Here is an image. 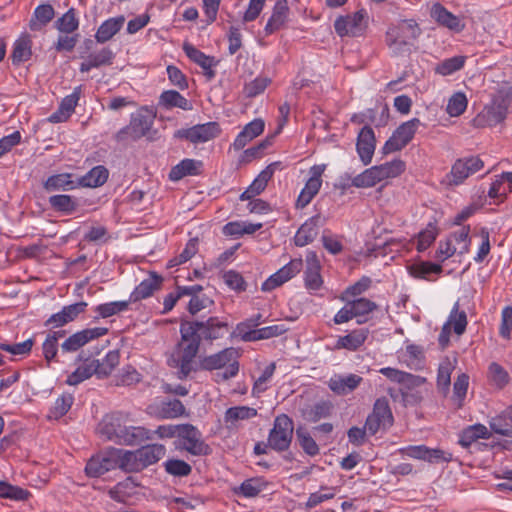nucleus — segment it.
Returning <instances> with one entry per match:
<instances>
[{"instance_id":"nucleus-40","label":"nucleus","mask_w":512,"mask_h":512,"mask_svg":"<svg viewBox=\"0 0 512 512\" xmlns=\"http://www.w3.org/2000/svg\"><path fill=\"white\" fill-rule=\"evenodd\" d=\"M409 273L414 278L431 280V274H440L442 272V266L432 262H420L409 266Z\"/></svg>"},{"instance_id":"nucleus-8","label":"nucleus","mask_w":512,"mask_h":512,"mask_svg":"<svg viewBox=\"0 0 512 512\" xmlns=\"http://www.w3.org/2000/svg\"><path fill=\"white\" fill-rule=\"evenodd\" d=\"M483 167L484 162L478 156L459 158L452 165L450 173L446 175L447 184L458 186Z\"/></svg>"},{"instance_id":"nucleus-63","label":"nucleus","mask_w":512,"mask_h":512,"mask_svg":"<svg viewBox=\"0 0 512 512\" xmlns=\"http://www.w3.org/2000/svg\"><path fill=\"white\" fill-rule=\"evenodd\" d=\"M489 373L498 387L502 388L508 384L509 374L500 364L492 362L489 365Z\"/></svg>"},{"instance_id":"nucleus-58","label":"nucleus","mask_w":512,"mask_h":512,"mask_svg":"<svg viewBox=\"0 0 512 512\" xmlns=\"http://www.w3.org/2000/svg\"><path fill=\"white\" fill-rule=\"evenodd\" d=\"M355 317L367 315L377 309V304L367 298H358L349 301Z\"/></svg>"},{"instance_id":"nucleus-62","label":"nucleus","mask_w":512,"mask_h":512,"mask_svg":"<svg viewBox=\"0 0 512 512\" xmlns=\"http://www.w3.org/2000/svg\"><path fill=\"white\" fill-rule=\"evenodd\" d=\"M335 496L334 488L331 487H321V490L318 492L311 493L307 502V508H314L320 503L332 499Z\"/></svg>"},{"instance_id":"nucleus-18","label":"nucleus","mask_w":512,"mask_h":512,"mask_svg":"<svg viewBox=\"0 0 512 512\" xmlns=\"http://www.w3.org/2000/svg\"><path fill=\"white\" fill-rule=\"evenodd\" d=\"M363 378L357 374L334 375L328 381V387L337 395H347L361 384Z\"/></svg>"},{"instance_id":"nucleus-59","label":"nucleus","mask_w":512,"mask_h":512,"mask_svg":"<svg viewBox=\"0 0 512 512\" xmlns=\"http://www.w3.org/2000/svg\"><path fill=\"white\" fill-rule=\"evenodd\" d=\"M406 354L409 357L408 366L414 369H420L424 364V351L419 345L409 344L406 347Z\"/></svg>"},{"instance_id":"nucleus-29","label":"nucleus","mask_w":512,"mask_h":512,"mask_svg":"<svg viewBox=\"0 0 512 512\" xmlns=\"http://www.w3.org/2000/svg\"><path fill=\"white\" fill-rule=\"evenodd\" d=\"M32 56V40L28 34L22 35L17 39L13 46L11 54L12 63L19 65L28 61Z\"/></svg>"},{"instance_id":"nucleus-36","label":"nucleus","mask_w":512,"mask_h":512,"mask_svg":"<svg viewBox=\"0 0 512 512\" xmlns=\"http://www.w3.org/2000/svg\"><path fill=\"white\" fill-rule=\"evenodd\" d=\"M124 16L110 18L98 27V42L110 40L124 25Z\"/></svg>"},{"instance_id":"nucleus-28","label":"nucleus","mask_w":512,"mask_h":512,"mask_svg":"<svg viewBox=\"0 0 512 512\" xmlns=\"http://www.w3.org/2000/svg\"><path fill=\"white\" fill-rule=\"evenodd\" d=\"M490 436L491 433L485 425L474 424L468 426L461 432L459 437V444L464 448H468L478 439H489Z\"/></svg>"},{"instance_id":"nucleus-41","label":"nucleus","mask_w":512,"mask_h":512,"mask_svg":"<svg viewBox=\"0 0 512 512\" xmlns=\"http://www.w3.org/2000/svg\"><path fill=\"white\" fill-rule=\"evenodd\" d=\"M322 185V180L308 179L304 188L300 192L296 201L297 208L306 207L312 199L318 194Z\"/></svg>"},{"instance_id":"nucleus-24","label":"nucleus","mask_w":512,"mask_h":512,"mask_svg":"<svg viewBox=\"0 0 512 512\" xmlns=\"http://www.w3.org/2000/svg\"><path fill=\"white\" fill-rule=\"evenodd\" d=\"M74 175L71 173H60L49 176L43 183L46 192L69 191L75 189Z\"/></svg>"},{"instance_id":"nucleus-56","label":"nucleus","mask_w":512,"mask_h":512,"mask_svg":"<svg viewBox=\"0 0 512 512\" xmlns=\"http://www.w3.org/2000/svg\"><path fill=\"white\" fill-rule=\"evenodd\" d=\"M287 331V328L284 324H275L271 326H266L263 328H259L255 330V333L252 335V339H256V341L270 339L273 337H277L282 335Z\"/></svg>"},{"instance_id":"nucleus-52","label":"nucleus","mask_w":512,"mask_h":512,"mask_svg":"<svg viewBox=\"0 0 512 512\" xmlns=\"http://www.w3.org/2000/svg\"><path fill=\"white\" fill-rule=\"evenodd\" d=\"M296 436L299 441V445L304 450V452L310 456H315L319 453V447L315 440L310 436V434L304 430L302 427H299L296 430Z\"/></svg>"},{"instance_id":"nucleus-34","label":"nucleus","mask_w":512,"mask_h":512,"mask_svg":"<svg viewBox=\"0 0 512 512\" xmlns=\"http://www.w3.org/2000/svg\"><path fill=\"white\" fill-rule=\"evenodd\" d=\"M94 374H96V360L85 358L84 363L68 376L66 383L68 385H78Z\"/></svg>"},{"instance_id":"nucleus-20","label":"nucleus","mask_w":512,"mask_h":512,"mask_svg":"<svg viewBox=\"0 0 512 512\" xmlns=\"http://www.w3.org/2000/svg\"><path fill=\"white\" fill-rule=\"evenodd\" d=\"M163 278L155 273H152L147 279H144L133 292L130 294L128 302H137L146 299L153 295V293L160 289Z\"/></svg>"},{"instance_id":"nucleus-60","label":"nucleus","mask_w":512,"mask_h":512,"mask_svg":"<svg viewBox=\"0 0 512 512\" xmlns=\"http://www.w3.org/2000/svg\"><path fill=\"white\" fill-rule=\"evenodd\" d=\"M469 233L470 226H463L458 231L453 232L449 239L454 241L457 245H459V253L464 254L469 251Z\"/></svg>"},{"instance_id":"nucleus-54","label":"nucleus","mask_w":512,"mask_h":512,"mask_svg":"<svg viewBox=\"0 0 512 512\" xmlns=\"http://www.w3.org/2000/svg\"><path fill=\"white\" fill-rule=\"evenodd\" d=\"M74 398L71 394H63L56 399L54 406L50 410V417L59 419L64 416L73 404Z\"/></svg>"},{"instance_id":"nucleus-33","label":"nucleus","mask_w":512,"mask_h":512,"mask_svg":"<svg viewBox=\"0 0 512 512\" xmlns=\"http://www.w3.org/2000/svg\"><path fill=\"white\" fill-rule=\"evenodd\" d=\"M201 165L202 163L198 160L184 159L171 169L169 178L173 181H178L188 175H197Z\"/></svg>"},{"instance_id":"nucleus-38","label":"nucleus","mask_w":512,"mask_h":512,"mask_svg":"<svg viewBox=\"0 0 512 512\" xmlns=\"http://www.w3.org/2000/svg\"><path fill=\"white\" fill-rule=\"evenodd\" d=\"M454 370V366L449 358H445L441 361L438 367L437 373V387L441 393L446 395L449 391L451 384V373Z\"/></svg>"},{"instance_id":"nucleus-53","label":"nucleus","mask_w":512,"mask_h":512,"mask_svg":"<svg viewBox=\"0 0 512 512\" xmlns=\"http://www.w3.org/2000/svg\"><path fill=\"white\" fill-rule=\"evenodd\" d=\"M383 180L399 176L405 170V163L400 159H394L381 165H377Z\"/></svg>"},{"instance_id":"nucleus-21","label":"nucleus","mask_w":512,"mask_h":512,"mask_svg":"<svg viewBox=\"0 0 512 512\" xmlns=\"http://www.w3.org/2000/svg\"><path fill=\"white\" fill-rule=\"evenodd\" d=\"M288 12L287 0H277L272 15L264 28L265 33L270 35L281 29L287 20Z\"/></svg>"},{"instance_id":"nucleus-5","label":"nucleus","mask_w":512,"mask_h":512,"mask_svg":"<svg viewBox=\"0 0 512 512\" xmlns=\"http://www.w3.org/2000/svg\"><path fill=\"white\" fill-rule=\"evenodd\" d=\"M294 432L293 420L286 414H280L274 419L273 428L268 435V445L275 451L283 452L289 449Z\"/></svg>"},{"instance_id":"nucleus-1","label":"nucleus","mask_w":512,"mask_h":512,"mask_svg":"<svg viewBox=\"0 0 512 512\" xmlns=\"http://www.w3.org/2000/svg\"><path fill=\"white\" fill-rule=\"evenodd\" d=\"M179 331L181 339L167 360L170 367L177 369L179 379H186L191 372L199 369L213 371L225 368L224 372L217 374V381H226L238 374L240 353L234 347L204 356L200 358L199 363L195 360L201 341L212 343L228 333L227 321L216 316L206 320H182Z\"/></svg>"},{"instance_id":"nucleus-23","label":"nucleus","mask_w":512,"mask_h":512,"mask_svg":"<svg viewBox=\"0 0 512 512\" xmlns=\"http://www.w3.org/2000/svg\"><path fill=\"white\" fill-rule=\"evenodd\" d=\"M369 330L366 328L355 329L345 336H340L335 344L336 349L356 351L366 341Z\"/></svg>"},{"instance_id":"nucleus-10","label":"nucleus","mask_w":512,"mask_h":512,"mask_svg":"<svg viewBox=\"0 0 512 512\" xmlns=\"http://www.w3.org/2000/svg\"><path fill=\"white\" fill-rule=\"evenodd\" d=\"M179 439L181 448L194 456H207L211 453L210 446L202 439L201 432L192 424H181Z\"/></svg>"},{"instance_id":"nucleus-44","label":"nucleus","mask_w":512,"mask_h":512,"mask_svg":"<svg viewBox=\"0 0 512 512\" xmlns=\"http://www.w3.org/2000/svg\"><path fill=\"white\" fill-rule=\"evenodd\" d=\"M275 370L276 364L274 362L270 363L265 367L261 375L254 381V385L252 388V394L254 396H259L261 393L265 392L268 389L267 384L274 375Z\"/></svg>"},{"instance_id":"nucleus-64","label":"nucleus","mask_w":512,"mask_h":512,"mask_svg":"<svg viewBox=\"0 0 512 512\" xmlns=\"http://www.w3.org/2000/svg\"><path fill=\"white\" fill-rule=\"evenodd\" d=\"M512 331V306H506L502 310L499 334L504 339H510Z\"/></svg>"},{"instance_id":"nucleus-47","label":"nucleus","mask_w":512,"mask_h":512,"mask_svg":"<svg viewBox=\"0 0 512 512\" xmlns=\"http://www.w3.org/2000/svg\"><path fill=\"white\" fill-rule=\"evenodd\" d=\"M331 404L329 402H319L306 410L304 417L309 422H318L323 418H327L331 413Z\"/></svg>"},{"instance_id":"nucleus-50","label":"nucleus","mask_w":512,"mask_h":512,"mask_svg":"<svg viewBox=\"0 0 512 512\" xmlns=\"http://www.w3.org/2000/svg\"><path fill=\"white\" fill-rule=\"evenodd\" d=\"M270 83V78L265 76H258L254 80L245 84L243 92L246 97L253 98L263 93Z\"/></svg>"},{"instance_id":"nucleus-12","label":"nucleus","mask_w":512,"mask_h":512,"mask_svg":"<svg viewBox=\"0 0 512 512\" xmlns=\"http://www.w3.org/2000/svg\"><path fill=\"white\" fill-rule=\"evenodd\" d=\"M220 133L221 129L217 122H207L204 124H197L187 129H179L175 131L174 137L187 140L193 144H198L214 139Z\"/></svg>"},{"instance_id":"nucleus-48","label":"nucleus","mask_w":512,"mask_h":512,"mask_svg":"<svg viewBox=\"0 0 512 512\" xmlns=\"http://www.w3.org/2000/svg\"><path fill=\"white\" fill-rule=\"evenodd\" d=\"M164 467L168 474L176 477H186L192 471L190 464L180 459H168Z\"/></svg>"},{"instance_id":"nucleus-35","label":"nucleus","mask_w":512,"mask_h":512,"mask_svg":"<svg viewBox=\"0 0 512 512\" xmlns=\"http://www.w3.org/2000/svg\"><path fill=\"white\" fill-rule=\"evenodd\" d=\"M379 169L376 166L366 169L352 179L351 185L357 188H369L383 181Z\"/></svg>"},{"instance_id":"nucleus-45","label":"nucleus","mask_w":512,"mask_h":512,"mask_svg":"<svg viewBox=\"0 0 512 512\" xmlns=\"http://www.w3.org/2000/svg\"><path fill=\"white\" fill-rule=\"evenodd\" d=\"M467 104L466 95L462 92H457L450 97L446 111L450 116L458 117L465 112Z\"/></svg>"},{"instance_id":"nucleus-43","label":"nucleus","mask_w":512,"mask_h":512,"mask_svg":"<svg viewBox=\"0 0 512 512\" xmlns=\"http://www.w3.org/2000/svg\"><path fill=\"white\" fill-rule=\"evenodd\" d=\"M266 486L267 482L264 478L254 477L242 482L237 493L244 497L252 498L256 497L260 492H262Z\"/></svg>"},{"instance_id":"nucleus-9","label":"nucleus","mask_w":512,"mask_h":512,"mask_svg":"<svg viewBox=\"0 0 512 512\" xmlns=\"http://www.w3.org/2000/svg\"><path fill=\"white\" fill-rule=\"evenodd\" d=\"M420 124L421 122L418 118L402 123L385 142L382 147V153L387 155L403 149L413 139Z\"/></svg>"},{"instance_id":"nucleus-13","label":"nucleus","mask_w":512,"mask_h":512,"mask_svg":"<svg viewBox=\"0 0 512 512\" xmlns=\"http://www.w3.org/2000/svg\"><path fill=\"white\" fill-rule=\"evenodd\" d=\"M152 124L153 119L147 115L142 113L132 115L130 124L117 132L116 139L118 141L128 138L132 140L140 139L148 133Z\"/></svg>"},{"instance_id":"nucleus-39","label":"nucleus","mask_w":512,"mask_h":512,"mask_svg":"<svg viewBox=\"0 0 512 512\" xmlns=\"http://www.w3.org/2000/svg\"><path fill=\"white\" fill-rule=\"evenodd\" d=\"M54 9L50 4H42L36 7L34 19L30 21L31 30L38 31L48 24L54 17Z\"/></svg>"},{"instance_id":"nucleus-46","label":"nucleus","mask_w":512,"mask_h":512,"mask_svg":"<svg viewBox=\"0 0 512 512\" xmlns=\"http://www.w3.org/2000/svg\"><path fill=\"white\" fill-rule=\"evenodd\" d=\"M120 354L117 349L108 351L102 362L98 361V378L108 376L119 364Z\"/></svg>"},{"instance_id":"nucleus-32","label":"nucleus","mask_w":512,"mask_h":512,"mask_svg":"<svg viewBox=\"0 0 512 512\" xmlns=\"http://www.w3.org/2000/svg\"><path fill=\"white\" fill-rule=\"evenodd\" d=\"M159 105L166 109L174 107L182 110H191L192 104L184 96L175 90H167L161 93L159 97Z\"/></svg>"},{"instance_id":"nucleus-61","label":"nucleus","mask_w":512,"mask_h":512,"mask_svg":"<svg viewBox=\"0 0 512 512\" xmlns=\"http://www.w3.org/2000/svg\"><path fill=\"white\" fill-rule=\"evenodd\" d=\"M303 267V261L300 258L292 259L288 264L280 268L276 273L277 277H281V279L285 282L293 278L296 274H298Z\"/></svg>"},{"instance_id":"nucleus-4","label":"nucleus","mask_w":512,"mask_h":512,"mask_svg":"<svg viewBox=\"0 0 512 512\" xmlns=\"http://www.w3.org/2000/svg\"><path fill=\"white\" fill-rule=\"evenodd\" d=\"M166 448L162 444H149L135 451H125L124 467L126 472H140L164 457Z\"/></svg>"},{"instance_id":"nucleus-26","label":"nucleus","mask_w":512,"mask_h":512,"mask_svg":"<svg viewBox=\"0 0 512 512\" xmlns=\"http://www.w3.org/2000/svg\"><path fill=\"white\" fill-rule=\"evenodd\" d=\"M96 338V328L85 329L68 337L61 345L63 352H75Z\"/></svg>"},{"instance_id":"nucleus-11","label":"nucleus","mask_w":512,"mask_h":512,"mask_svg":"<svg viewBox=\"0 0 512 512\" xmlns=\"http://www.w3.org/2000/svg\"><path fill=\"white\" fill-rule=\"evenodd\" d=\"M508 101L503 96H496L492 103L474 118V124L478 127L496 126L501 123L507 115Z\"/></svg>"},{"instance_id":"nucleus-25","label":"nucleus","mask_w":512,"mask_h":512,"mask_svg":"<svg viewBox=\"0 0 512 512\" xmlns=\"http://www.w3.org/2000/svg\"><path fill=\"white\" fill-rule=\"evenodd\" d=\"M124 454L125 450L113 448L103 455L101 459L98 458V476L115 468H120L126 472L123 464Z\"/></svg>"},{"instance_id":"nucleus-49","label":"nucleus","mask_w":512,"mask_h":512,"mask_svg":"<svg viewBox=\"0 0 512 512\" xmlns=\"http://www.w3.org/2000/svg\"><path fill=\"white\" fill-rule=\"evenodd\" d=\"M459 304L458 302L455 303L451 314L449 316V320L446 324L450 327V325H453V330L457 335H462L467 326V316L464 311H458Z\"/></svg>"},{"instance_id":"nucleus-30","label":"nucleus","mask_w":512,"mask_h":512,"mask_svg":"<svg viewBox=\"0 0 512 512\" xmlns=\"http://www.w3.org/2000/svg\"><path fill=\"white\" fill-rule=\"evenodd\" d=\"M379 372L389 380L397 383H406L412 386H420L425 382V378L423 377L415 376L413 374L400 371L392 367L381 368Z\"/></svg>"},{"instance_id":"nucleus-6","label":"nucleus","mask_w":512,"mask_h":512,"mask_svg":"<svg viewBox=\"0 0 512 512\" xmlns=\"http://www.w3.org/2000/svg\"><path fill=\"white\" fill-rule=\"evenodd\" d=\"M368 26V14L360 9L352 14L339 16L334 22L335 32L340 37H359L364 34Z\"/></svg>"},{"instance_id":"nucleus-14","label":"nucleus","mask_w":512,"mask_h":512,"mask_svg":"<svg viewBox=\"0 0 512 512\" xmlns=\"http://www.w3.org/2000/svg\"><path fill=\"white\" fill-rule=\"evenodd\" d=\"M183 51L191 61L204 70V75L208 80H212L215 77L216 72L213 68L218 64V60L215 57L204 54L188 42L183 44Z\"/></svg>"},{"instance_id":"nucleus-19","label":"nucleus","mask_w":512,"mask_h":512,"mask_svg":"<svg viewBox=\"0 0 512 512\" xmlns=\"http://www.w3.org/2000/svg\"><path fill=\"white\" fill-rule=\"evenodd\" d=\"M431 17L441 26L455 32H461L465 25L459 17L452 14L440 3H435L431 8Z\"/></svg>"},{"instance_id":"nucleus-16","label":"nucleus","mask_w":512,"mask_h":512,"mask_svg":"<svg viewBox=\"0 0 512 512\" xmlns=\"http://www.w3.org/2000/svg\"><path fill=\"white\" fill-rule=\"evenodd\" d=\"M375 145L376 139L373 129L368 125L364 126L358 134L356 143L358 155L364 165H368L372 161Z\"/></svg>"},{"instance_id":"nucleus-57","label":"nucleus","mask_w":512,"mask_h":512,"mask_svg":"<svg viewBox=\"0 0 512 512\" xmlns=\"http://www.w3.org/2000/svg\"><path fill=\"white\" fill-rule=\"evenodd\" d=\"M57 29L62 33H72L78 28V20L74 9L68 10L62 17L56 21Z\"/></svg>"},{"instance_id":"nucleus-7","label":"nucleus","mask_w":512,"mask_h":512,"mask_svg":"<svg viewBox=\"0 0 512 512\" xmlns=\"http://www.w3.org/2000/svg\"><path fill=\"white\" fill-rule=\"evenodd\" d=\"M393 424V415L386 397L376 399L372 412L365 421V429L370 435H375L379 430H386Z\"/></svg>"},{"instance_id":"nucleus-42","label":"nucleus","mask_w":512,"mask_h":512,"mask_svg":"<svg viewBox=\"0 0 512 512\" xmlns=\"http://www.w3.org/2000/svg\"><path fill=\"white\" fill-rule=\"evenodd\" d=\"M257 415V410L248 406H234L225 411L224 421L227 424H234L240 420H248Z\"/></svg>"},{"instance_id":"nucleus-15","label":"nucleus","mask_w":512,"mask_h":512,"mask_svg":"<svg viewBox=\"0 0 512 512\" xmlns=\"http://www.w3.org/2000/svg\"><path fill=\"white\" fill-rule=\"evenodd\" d=\"M325 223V218L316 214L306 220L297 230L294 237L296 246L303 247L311 243L318 235V228Z\"/></svg>"},{"instance_id":"nucleus-2","label":"nucleus","mask_w":512,"mask_h":512,"mask_svg":"<svg viewBox=\"0 0 512 512\" xmlns=\"http://www.w3.org/2000/svg\"><path fill=\"white\" fill-rule=\"evenodd\" d=\"M100 434L120 445H138L152 438L151 432L144 427L122 425L120 416L116 414L103 417Z\"/></svg>"},{"instance_id":"nucleus-51","label":"nucleus","mask_w":512,"mask_h":512,"mask_svg":"<svg viewBox=\"0 0 512 512\" xmlns=\"http://www.w3.org/2000/svg\"><path fill=\"white\" fill-rule=\"evenodd\" d=\"M30 496L29 491L18 486H13L5 481H0V497L13 500H26Z\"/></svg>"},{"instance_id":"nucleus-31","label":"nucleus","mask_w":512,"mask_h":512,"mask_svg":"<svg viewBox=\"0 0 512 512\" xmlns=\"http://www.w3.org/2000/svg\"><path fill=\"white\" fill-rule=\"evenodd\" d=\"M185 414V407L178 399L163 401L156 407L155 415L159 419H174Z\"/></svg>"},{"instance_id":"nucleus-37","label":"nucleus","mask_w":512,"mask_h":512,"mask_svg":"<svg viewBox=\"0 0 512 512\" xmlns=\"http://www.w3.org/2000/svg\"><path fill=\"white\" fill-rule=\"evenodd\" d=\"M466 62V56L457 55L451 58L444 59L436 64L434 71L436 74L442 76H449L461 70Z\"/></svg>"},{"instance_id":"nucleus-3","label":"nucleus","mask_w":512,"mask_h":512,"mask_svg":"<svg viewBox=\"0 0 512 512\" xmlns=\"http://www.w3.org/2000/svg\"><path fill=\"white\" fill-rule=\"evenodd\" d=\"M421 34V29L415 20H403L391 26L386 32V43L394 54L410 51V47Z\"/></svg>"},{"instance_id":"nucleus-22","label":"nucleus","mask_w":512,"mask_h":512,"mask_svg":"<svg viewBox=\"0 0 512 512\" xmlns=\"http://www.w3.org/2000/svg\"><path fill=\"white\" fill-rule=\"evenodd\" d=\"M48 203L53 211L65 216L75 213L79 206L77 198L67 194L52 195L49 197Z\"/></svg>"},{"instance_id":"nucleus-17","label":"nucleus","mask_w":512,"mask_h":512,"mask_svg":"<svg viewBox=\"0 0 512 512\" xmlns=\"http://www.w3.org/2000/svg\"><path fill=\"white\" fill-rule=\"evenodd\" d=\"M306 264L307 266L304 272L305 287L308 290L317 291L322 286L323 280L320 274L321 265L316 252L309 251L307 253Z\"/></svg>"},{"instance_id":"nucleus-55","label":"nucleus","mask_w":512,"mask_h":512,"mask_svg":"<svg viewBox=\"0 0 512 512\" xmlns=\"http://www.w3.org/2000/svg\"><path fill=\"white\" fill-rule=\"evenodd\" d=\"M438 230L436 225L429 223L425 230L421 231L418 235L417 250L419 252L425 251L436 239Z\"/></svg>"},{"instance_id":"nucleus-27","label":"nucleus","mask_w":512,"mask_h":512,"mask_svg":"<svg viewBox=\"0 0 512 512\" xmlns=\"http://www.w3.org/2000/svg\"><path fill=\"white\" fill-rule=\"evenodd\" d=\"M489 425L494 433L512 437V405L491 418Z\"/></svg>"}]
</instances>
